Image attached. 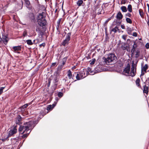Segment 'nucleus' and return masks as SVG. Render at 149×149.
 <instances>
[{
  "label": "nucleus",
  "instance_id": "f257e3e1",
  "mask_svg": "<svg viewBox=\"0 0 149 149\" xmlns=\"http://www.w3.org/2000/svg\"><path fill=\"white\" fill-rule=\"evenodd\" d=\"M34 126V121H31L24 123L22 125L20 126L19 128V130L22 134L27 133L29 130L31 131Z\"/></svg>",
  "mask_w": 149,
  "mask_h": 149
},
{
  "label": "nucleus",
  "instance_id": "f03ea898",
  "mask_svg": "<svg viewBox=\"0 0 149 149\" xmlns=\"http://www.w3.org/2000/svg\"><path fill=\"white\" fill-rule=\"evenodd\" d=\"M104 61L107 65L109 64L110 63H114L116 60L117 57L115 54L111 53L108 55L107 58H104Z\"/></svg>",
  "mask_w": 149,
  "mask_h": 149
},
{
  "label": "nucleus",
  "instance_id": "7ed1b4c3",
  "mask_svg": "<svg viewBox=\"0 0 149 149\" xmlns=\"http://www.w3.org/2000/svg\"><path fill=\"white\" fill-rule=\"evenodd\" d=\"M136 66V65L134 64V62L132 63L130 76L132 77H134L135 76Z\"/></svg>",
  "mask_w": 149,
  "mask_h": 149
},
{
  "label": "nucleus",
  "instance_id": "20e7f679",
  "mask_svg": "<svg viewBox=\"0 0 149 149\" xmlns=\"http://www.w3.org/2000/svg\"><path fill=\"white\" fill-rule=\"evenodd\" d=\"M71 35V33H67L66 36V39L64 40L62 43L63 45L65 46L69 42L70 40Z\"/></svg>",
  "mask_w": 149,
  "mask_h": 149
},
{
  "label": "nucleus",
  "instance_id": "39448f33",
  "mask_svg": "<svg viewBox=\"0 0 149 149\" xmlns=\"http://www.w3.org/2000/svg\"><path fill=\"white\" fill-rule=\"evenodd\" d=\"M37 22L39 25L42 26H45L47 24V22L46 19H37Z\"/></svg>",
  "mask_w": 149,
  "mask_h": 149
},
{
  "label": "nucleus",
  "instance_id": "423d86ee",
  "mask_svg": "<svg viewBox=\"0 0 149 149\" xmlns=\"http://www.w3.org/2000/svg\"><path fill=\"white\" fill-rule=\"evenodd\" d=\"M17 132V130L14 127L13 128L10 130V131L8 132V136L9 137L13 135L15 133H16Z\"/></svg>",
  "mask_w": 149,
  "mask_h": 149
},
{
  "label": "nucleus",
  "instance_id": "0eeeda50",
  "mask_svg": "<svg viewBox=\"0 0 149 149\" xmlns=\"http://www.w3.org/2000/svg\"><path fill=\"white\" fill-rule=\"evenodd\" d=\"M46 16V13H45L42 12L39 14L38 15L37 19H45Z\"/></svg>",
  "mask_w": 149,
  "mask_h": 149
},
{
  "label": "nucleus",
  "instance_id": "6e6552de",
  "mask_svg": "<svg viewBox=\"0 0 149 149\" xmlns=\"http://www.w3.org/2000/svg\"><path fill=\"white\" fill-rule=\"evenodd\" d=\"M13 51L15 53H19V52L21 50V47L20 46L13 47Z\"/></svg>",
  "mask_w": 149,
  "mask_h": 149
},
{
  "label": "nucleus",
  "instance_id": "1a4fd4ad",
  "mask_svg": "<svg viewBox=\"0 0 149 149\" xmlns=\"http://www.w3.org/2000/svg\"><path fill=\"white\" fill-rule=\"evenodd\" d=\"M2 39L3 42L4 43L5 45H7L9 40L8 37L5 36L3 35Z\"/></svg>",
  "mask_w": 149,
  "mask_h": 149
},
{
  "label": "nucleus",
  "instance_id": "9d476101",
  "mask_svg": "<svg viewBox=\"0 0 149 149\" xmlns=\"http://www.w3.org/2000/svg\"><path fill=\"white\" fill-rule=\"evenodd\" d=\"M16 123L17 124L19 125L22 123V117L20 115H18L16 118Z\"/></svg>",
  "mask_w": 149,
  "mask_h": 149
},
{
  "label": "nucleus",
  "instance_id": "9b49d317",
  "mask_svg": "<svg viewBox=\"0 0 149 149\" xmlns=\"http://www.w3.org/2000/svg\"><path fill=\"white\" fill-rule=\"evenodd\" d=\"M149 92V87L148 86H147L146 85H145L143 86V93H146V97H147V96L148 95Z\"/></svg>",
  "mask_w": 149,
  "mask_h": 149
},
{
  "label": "nucleus",
  "instance_id": "f8f14e48",
  "mask_svg": "<svg viewBox=\"0 0 149 149\" xmlns=\"http://www.w3.org/2000/svg\"><path fill=\"white\" fill-rule=\"evenodd\" d=\"M130 70V66L129 64H128L127 66L125 68L124 72L127 74H129Z\"/></svg>",
  "mask_w": 149,
  "mask_h": 149
},
{
  "label": "nucleus",
  "instance_id": "ddd939ff",
  "mask_svg": "<svg viewBox=\"0 0 149 149\" xmlns=\"http://www.w3.org/2000/svg\"><path fill=\"white\" fill-rule=\"evenodd\" d=\"M83 78H84L83 77V73L81 72H79V73L77 74L76 76V78L78 80H79Z\"/></svg>",
  "mask_w": 149,
  "mask_h": 149
},
{
  "label": "nucleus",
  "instance_id": "4468645a",
  "mask_svg": "<svg viewBox=\"0 0 149 149\" xmlns=\"http://www.w3.org/2000/svg\"><path fill=\"white\" fill-rule=\"evenodd\" d=\"M42 26L40 25H37L36 26V31L38 32L39 33L41 34L42 31L41 29V27Z\"/></svg>",
  "mask_w": 149,
  "mask_h": 149
},
{
  "label": "nucleus",
  "instance_id": "2eb2a0df",
  "mask_svg": "<svg viewBox=\"0 0 149 149\" xmlns=\"http://www.w3.org/2000/svg\"><path fill=\"white\" fill-rule=\"evenodd\" d=\"M61 19H58V20L57 21L56 23V29L59 32V29L60 27V24L61 23Z\"/></svg>",
  "mask_w": 149,
  "mask_h": 149
},
{
  "label": "nucleus",
  "instance_id": "dca6fc26",
  "mask_svg": "<svg viewBox=\"0 0 149 149\" xmlns=\"http://www.w3.org/2000/svg\"><path fill=\"white\" fill-rule=\"evenodd\" d=\"M67 58H68L67 57H65L62 59V65L60 66V68H63V66L65 64Z\"/></svg>",
  "mask_w": 149,
  "mask_h": 149
},
{
  "label": "nucleus",
  "instance_id": "f3484780",
  "mask_svg": "<svg viewBox=\"0 0 149 149\" xmlns=\"http://www.w3.org/2000/svg\"><path fill=\"white\" fill-rule=\"evenodd\" d=\"M136 85L137 86L141 88V86L140 84V80L139 78H138L135 81Z\"/></svg>",
  "mask_w": 149,
  "mask_h": 149
},
{
  "label": "nucleus",
  "instance_id": "a211bd4d",
  "mask_svg": "<svg viewBox=\"0 0 149 149\" xmlns=\"http://www.w3.org/2000/svg\"><path fill=\"white\" fill-rule=\"evenodd\" d=\"M123 17V15L120 12H119L117 14L116 18L118 20H120L122 19Z\"/></svg>",
  "mask_w": 149,
  "mask_h": 149
},
{
  "label": "nucleus",
  "instance_id": "6ab92c4d",
  "mask_svg": "<svg viewBox=\"0 0 149 149\" xmlns=\"http://www.w3.org/2000/svg\"><path fill=\"white\" fill-rule=\"evenodd\" d=\"M148 68V65L147 64H146L142 68L141 71H144L146 72Z\"/></svg>",
  "mask_w": 149,
  "mask_h": 149
},
{
  "label": "nucleus",
  "instance_id": "aec40b11",
  "mask_svg": "<svg viewBox=\"0 0 149 149\" xmlns=\"http://www.w3.org/2000/svg\"><path fill=\"white\" fill-rule=\"evenodd\" d=\"M67 76L69 79L71 78L72 77V74L70 70H69L67 72Z\"/></svg>",
  "mask_w": 149,
  "mask_h": 149
},
{
  "label": "nucleus",
  "instance_id": "412c9836",
  "mask_svg": "<svg viewBox=\"0 0 149 149\" xmlns=\"http://www.w3.org/2000/svg\"><path fill=\"white\" fill-rule=\"evenodd\" d=\"M26 6L27 8H29L30 6V3L29 0H26L25 1Z\"/></svg>",
  "mask_w": 149,
  "mask_h": 149
},
{
  "label": "nucleus",
  "instance_id": "4be33fe9",
  "mask_svg": "<svg viewBox=\"0 0 149 149\" xmlns=\"http://www.w3.org/2000/svg\"><path fill=\"white\" fill-rule=\"evenodd\" d=\"M118 31H119V29H118V27L116 26V27L113 28L111 30V31L114 32L115 33H116Z\"/></svg>",
  "mask_w": 149,
  "mask_h": 149
},
{
  "label": "nucleus",
  "instance_id": "5701e85b",
  "mask_svg": "<svg viewBox=\"0 0 149 149\" xmlns=\"http://www.w3.org/2000/svg\"><path fill=\"white\" fill-rule=\"evenodd\" d=\"M121 48L123 50H125L127 48V46L125 45V43H123L121 47Z\"/></svg>",
  "mask_w": 149,
  "mask_h": 149
},
{
  "label": "nucleus",
  "instance_id": "b1692460",
  "mask_svg": "<svg viewBox=\"0 0 149 149\" xmlns=\"http://www.w3.org/2000/svg\"><path fill=\"white\" fill-rule=\"evenodd\" d=\"M83 3V1L82 0H79L77 2V5L79 6H80Z\"/></svg>",
  "mask_w": 149,
  "mask_h": 149
},
{
  "label": "nucleus",
  "instance_id": "393cba45",
  "mask_svg": "<svg viewBox=\"0 0 149 149\" xmlns=\"http://www.w3.org/2000/svg\"><path fill=\"white\" fill-rule=\"evenodd\" d=\"M127 33L129 35H132L131 33L132 32V29L130 28H128L127 30Z\"/></svg>",
  "mask_w": 149,
  "mask_h": 149
},
{
  "label": "nucleus",
  "instance_id": "a878e982",
  "mask_svg": "<svg viewBox=\"0 0 149 149\" xmlns=\"http://www.w3.org/2000/svg\"><path fill=\"white\" fill-rule=\"evenodd\" d=\"M139 12L141 17L142 18H143V10L141 9H139Z\"/></svg>",
  "mask_w": 149,
  "mask_h": 149
},
{
  "label": "nucleus",
  "instance_id": "bb28decb",
  "mask_svg": "<svg viewBox=\"0 0 149 149\" xmlns=\"http://www.w3.org/2000/svg\"><path fill=\"white\" fill-rule=\"evenodd\" d=\"M127 9L130 12H131L132 11V6L131 5L129 4L128 5Z\"/></svg>",
  "mask_w": 149,
  "mask_h": 149
},
{
  "label": "nucleus",
  "instance_id": "cd10ccee",
  "mask_svg": "<svg viewBox=\"0 0 149 149\" xmlns=\"http://www.w3.org/2000/svg\"><path fill=\"white\" fill-rule=\"evenodd\" d=\"M126 20L127 23L131 24L132 23V21L130 18L127 17L126 18Z\"/></svg>",
  "mask_w": 149,
  "mask_h": 149
},
{
  "label": "nucleus",
  "instance_id": "c85d7f7f",
  "mask_svg": "<svg viewBox=\"0 0 149 149\" xmlns=\"http://www.w3.org/2000/svg\"><path fill=\"white\" fill-rule=\"evenodd\" d=\"M121 9L123 12H126L127 11V8L126 7L124 6H122L121 7Z\"/></svg>",
  "mask_w": 149,
  "mask_h": 149
},
{
  "label": "nucleus",
  "instance_id": "c756f323",
  "mask_svg": "<svg viewBox=\"0 0 149 149\" xmlns=\"http://www.w3.org/2000/svg\"><path fill=\"white\" fill-rule=\"evenodd\" d=\"M30 132H31V131H30L29 132H27V133H26V134H24L22 136V138H24L25 137H26L28 136V135H29V134L30 133Z\"/></svg>",
  "mask_w": 149,
  "mask_h": 149
},
{
  "label": "nucleus",
  "instance_id": "7c9ffc66",
  "mask_svg": "<svg viewBox=\"0 0 149 149\" xmlns=\"http://www.w3.org/2000/svg\"><path fill=\"white\" fill-rule=\"evenodd\" d=\"M26 42L27 44L30 45H31L33 44V43L32 42L31 40H26Z\"/></svg>",
  "mask_w": 149,
  "mask_h": 149
},
{
  "label": "nucleus",
  "instance_id": "2f4dec72",
  "mask_svg": "<svg viewBox=\"0 0 149 149\" xmlns=\"http://www.w3.org/2000/svg\"><path fill=\"white\" fill-rule=\"evenodd\" d=\"M139 53L140 52L139 50H137L136 52V53L135 54V57L136 58H137L139 57Z\"/></svg>",
  "mask_w": 149,
  "mask_h": 149
},
{
  "label": "nucleus",
  "instance_id": "473e14b6",
  "mask_svg": "<svg viewBox=\"0 0 149 149\" xmlns=\"http://www.w3.org/2000/svg\"><path fill=\"white\" fill-rule=\"evenodd\" d=\"M63 94L61 92H59L58 94V96L60 97H62L63 96Z\"/></svg>",
  "mask_w": 149,
  "mask_h": 149
},
{
  "label": "nucleus",
  "instance_id": "72a5a7b5",
  "mask_svg": "<svg viewBox=\"0 0 149 149\" xmlns=\"http://www.w3.org/2000/svg\"><path fill=\"white\" fill-rule=\"evenodd\" d=\"M53 109V108H52V106L51 105H49L48 107H47V110H49L50 109Z\"/></svg>",
  "mask_w": 149,
  "mask_h": 149
},
{
  "label": "nucleus",
  "instance_id": "f704fd0d",
  "mask_svg": "<svg viewBox=\"0 0 149 149\" xmlns=\"http://www.w3.org/2000/svg\"><path fill=\"white\" fill-rule=\"evenodd\" d=\"M5 88V87H1L0 88V95H1L3 92V90Z\"/></svg>",
  "mask_w": 149,
  "mask_h": 149
},
{
  "label": "nucleus",
  "instance_id": "c9c22d12",
  "mask_svg": "<svg viewBox=\"0 0 149 149\" xmlns=\"http://www.w3.org/2000/svg\"><path fill=\"white\" fill-rule=\"evenodd\" d=\"M58 79L57 77H56L54 78V81L55 83H57L58 81Z\"/></svg>",
  "mask_w": 149,
  "mask_h": 149
},
{
  "label": "nucleus",
  "instance_id": "e433bc0d",
  "mask_svg": "<svg viewBox=\"0 0 149 149\" xmlns=\"http://www.w3.org/2000/svg\"><path fill=\"white\" fill-rule=\"evenodd\" d=\"M95 61V59H93L92 61H90V64L91 65L93 64Z\"/></svg>",
  "mask_w": 149,
  "mask_h": 149
},
{
  "label": "nucleus",
  "instance_id": "4c0bfd02",
  "mask_svg": "<svg viewBox=\"0 0 149 149\" xmlns=\"http://www.w3.org/2000/svg\"><path fill=\"white\" fill-rule=\"evenodd\" d=\"M127 35H124L122 36V38L123 39L125 40H126V37L127 36Z\"/></svg>",
  "mask_w": 149,
  "mask_h": 149
},
{
  "label": "nucleus",
  "instance_id": "58836bf2",
  "mask_svg": "<svg viewBox=\"0 0 149 149\" xmlns=\"http://www.w3.org/2000/svg\"><path fill=\"white\" fill-rule=\"evenodd\" d=\"M28 106V104H26L23 105L22 107V109H24L26 108Z\"/></svg>",
  "mask_w": 149,
  "mask_h": 149
},
{
  "label": "nucleus",
  "instance_id": "ea45409f",
  "mask_svg": "<svg viewBox=\"0 0 149 149\" xmlns=\"http://www.w3.org/2000/svg\"><path fill=\"white\" fill-rule=\"evenodd\" d=\"M125 15L130 17H132V15L129 13H127Z\"/></svg>",
  "mask_w": 149,
  "mask_h": 149
},
{
  "label": "nucleus",
  "instance_id": "a19ab883",
  "mask_svg": "<svg viewBox=\"0 0 149 149\" xmlns=\"http://www.w3.org/2000/svg\"><path fill=\"white\" fill-rule=\"evenodd\" d=\"M8 138V137L7 136L5 138L2 139L1 140L3 141H6Z\"/></svg>",
  "mask_w": 149,
  "mask_h": 149
},
{
  "label": "nucleus",
  "instance_id": "79ce46f5",
  "mask_svg": "<svg viewBox=\"0 0 149 149\" xmlns=\"http://www.w3.org/2000/svg\"><path fill=\"white\" fill-rule=\"evenodd\" d=\"M146 49H148L149 48V43H147L146 45Z\"/></svg>",
  "mask_w": 149,
  "mask_h": 149
},
{
  "label": "nucleus",
  "instance_id": "37998d69",
  "mask_svg": "<svg viewBox=\"0 0 149 149\" xmlns=\"http://www.w3.org/2000/svg\"><path fill=\"white\" fill-rule=\"evenodd\" d=\"M133 36L136 37L137 36V34L136 32H134L132 35Z\"/></svg>",
  "mask_w": 149,
  "mask_h": 149
},
{
  "label": "nucleus",
  "instance_id": "c03bdc74",
  "mask_svg": "<svg viewBox=\"0 0 149 149\" xmlns=\"http://www.w3.org/2000/svg\"><path fill=\"white\" fill-rule=\"evenodd\" d=\"M56 63H52V65H51V66H54L56 65Z\"/></svg>",
  "mask_w": 149,
  "mask_h": 149
},
{
  "label": "nucleus",
  "instance_id": "a18cd8bd",
  "mask_svg": "<svg viewBox=\"0 0 149 149\" xmlns=\"http://www.w3.org/2000/svg\"><path fill=\"white\" fill-rule=\"evenodd\" d=\"M45 45V43H42V44H40V46L41 47L42 46H43V47H44Z\"/></svg>",
  "mask_w": 149,
  "mask_h": 149
},
{
  "label": "nucleus",
  "instance_id": "49530a36",
  "mask_svg": "<svg viewBox=\"0 0 149 149\" xmlns=\"http://www.w3.org/2000/svg\"><path fill=\"white\" fill-rule=\"evenodd\" d=\"M121 28L122 29H125V26L124 25H121Z\"/></svg>",
  "mask_w": 149,
  "mask_h": 149
},
{
  "label": "nucleus",
  "instance_id": "de8ad7c7",
  "mask_svg": "<svg viewBox=\"0 0 149 149\" xmlns=\"http://www.w3.org/2000/svg\"><path fill=\"white\" fill-rule=\"evenodd\" d=\"M144 74V73L143 72V71H141V75H143Z\"/></svg>",
  "mask_w": 149,
  "mask_h": 149
},
{
  "label": "nucleus",
  "instance_id": "09e8293b",
  "mask_svg": "<svg viewBox=\"0 0 149 149\" xmlns=\"http://www.w3.org/2000/svg\"><path fill=\"white\" fill-rule=\"evenodd\" d=\"M2 42V39L0 37V43Z\"/></svg>",
  "mask_w": 149,
  "mask_h": 149
},
{
  "label": "nucleus",
  "instance_id": "8fccbe9b",
  "mask_svg": "<svg viewBox=\"0 0 149 149\" xmlns=\"http://www.w3.org/2000/svg\"><path fill=\"white\" fill-rule=\"evenodd\" d=\"M52 106V108H53L55 106V105L54 104H53V105Z\"/></svg>",
  "mask_w": 149,
  "mask_h": 149
},
{
  "label": "nucleus",
  "instance_id": "3c124183",
  "mask_svg": "<svg viewBox=\"0 0 149 149\" xmlns=\"http://www.w3.org/2000/svg\"><path fill=\"white\" fill-rule=\"evenodd\" d=\"M133 47L134 48H135V47H134V46H133Z\"/></svg>",
  "mask_w": 149,
  "mask_h": 149
},
{
  "label": "nucleus",
  "instance_id": "603ef678",
  "mask_svg": "<svg viewBox=\"0 0 149 149\" xmlns=\"http://www.w3.org/2000/svg\"><path fill=\"white\" fill-rule=\"evenodd\" d=\"M0 149H1L0 148Z\"/></svg>",
  "mask_w": 149,
  "mask_h": 149
}]
</instances>
